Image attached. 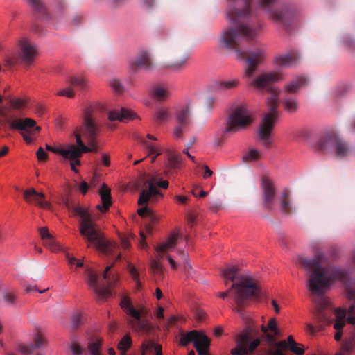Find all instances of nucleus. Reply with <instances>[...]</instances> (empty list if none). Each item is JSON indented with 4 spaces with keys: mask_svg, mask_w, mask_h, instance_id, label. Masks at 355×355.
<instances>
[{
    "mask_svg": "<svg viewBox=\"0 0 355 355\" xmlns=\"http://www.w3.org/2000/svg\"><path fill=\"white\" fill-rule=\"evenodd\" d=\"M176 118L178 123L188 125L190 123V110L188 105L180 107L176 112Z\"/></svg>",
    "mask_w": 355,
    "mask_h": 355,
    "instance_id": "obj_32",
    "label": "nucleus"
},
{
    "mask_svg": "<svg viewBox=\"0 0 355 355\" xmlns=\"http://www.w3.org/2000/svg\"><path fill=\"white\" fill-rule=\"evenodd\" d=\"M120 306L125 313L133 319L130 323L132 329L136 331L148 332L150 324L148 320L143 318L148 313V310L144 306L140 305L136 309L128 297H123L120 302Z\"/></svg>",
    "mask_w": 355,
    "mask_h": 355,
    "instance_id": "obj_9",
    "label": "nucleus"
},
{
    "mask_svg": "<svg viewBox=\"0 0 355 355\" xmlns=\"http://www.w3.org/2000/svg\"><path fill=\"white\" fill-rule=\"evenodd\" d=\"M44 245L52 252H56L61 250L60 246L56 243L53 236L43 241Z\"/></svg>",
    "mask_w": 355,
    "mask_h": 355,
    "instance_id": "obj_45",
    "label": "nucleus"
},
{
    "mask_svg": "<svg viewBox=\"0 0 355 355\" xmlns=\"http://www.w3.org/2000/svg\"><path fill=\"white\" fill-rule=\"evenodd\" d=\"M170 118L171 114L167 108L159 107L155 112L154 119L157 123H164L168 121Z\"/></svg>",
    "mask_w": 355,
    "mask_h": 355,
    "instance_id": "obj_36",
    "label": "nucleus"
},
{
    "mask_svg": "<svg viewBox=\"0 0 355 355\" xmlns=\"http://www.w3.org/2000/svg\"><path fill=\"white\" fill-rule=\"evenodd\" d=\"M83 315L80 313H76L72 316L73 328H78L82 324Z\"/></svg>",
    "mask_w": 355,
    "mask_h": 355,
    "instance_id": "obj_56",
    "label": "nucleus"
},
{
    "mask_svg": "<svg viewBox=\"0 0 355 355\" xmlns=\"http://www.w3.org/2000/svg\"><path fill=\"white\" fill-rule=\"evenodd\" d=\"M283 78L282 72L275 71L262 73L255 77L252 76L250 79L246 78L248 85L255 89H266L270 93V96L266 100L268 112L264 114L258 129L259 139L266 147L271 144L270 135L279 116L277 106L279 91L272 87L270 85L282 80Z\"/></svg>",
    "mask_w": 355,
    "mask_h": 355,
    "instance_id": "obj_3",
    "label": "nucleus"
},
{
    "mask_svg": "<svg viewBox=\"0 0 355 355\" xmlns=\"http://www.w3.org/2000/svg\"><path fill=\"white\" fill-rule=\"evenodd\" d=\"M329 258V256L320 249L314 250L313 259L299 258V265L310 272L307 286L313 293L322 294L334 280L343 281L347 276V272L342 269L322 267V264L326 263Z\"/></svg>",
    "mask_w": 355,
    "mask_h": 355,
    "instance_id": "obj_4",
    "label": "nucleus"
},
{
    "mask_svg": "<svg viewBox=\"0 0 355 355\" xmlns=\"http://www.w3.org/2000/svg\"><path fill=\"white\" fill-rule=\"evenodd\" d=\"M128 270L132 279L137 283V285L139 286L140 285L139 275L137 268L134 266L129 264Z\"/></svg>",
    "mask_w": 355,
    "mask_h": 355,
    "instance_id": "obj_54",
    "label": "nucleus"
},
{
    "mask_svg": "<svg viewBox=\"0 0 355 355\" xmlns=\"http://www.w3.org/2000/svg\"><path fill=\"white\" fill-rule=\"evenodd\" d=\"M132 345V340L130 336H124L119 343L117 348L122 354H125Z\"/></svg>",
    "mask_w": 355,
    "mask_h": 355,
    "instance_id": "obj_42",
    "label": "nucleus"
},
{
    "mask_svg": "<svg viewBox=\"0 0 355 355\" xmlns=\"http://www.w3.org/2000/svg\"><path fill=\"white\" fill-rule=\"evenodd\" d=\"M71 349L73 355L83 354V349L78 342L75 339L71 341Z\"/></svg>",
    "mask_w": 355,
    "mask_h": 355,
    "instance_id": "obj_55",
    "label": "nucleus"
},
{
    "mask_svg": "<svg viewBox=\"0 0 355 355\" xmlns=\"http://www.w3.org/2000/svg\"><path fill=\"white\" fill-rule=\"evenodd\" d=\"M151 97L157 101H166L171 96L168 87L164 85H155L150 90Z\"/></svg>",
    "mask_w": 355,
    "mask_h": 355,
    "instance_id": "obj_28",
    "label": "nucleus"
},
{
    "mask_svg": "<svg viewBox=\"0 0 355 355\" xmlns=\"http://www.w3.org/2000/svg\"><path fill=\"white\" fill-rule=\"evenodd\" d=\"M349 151L348 144L337 135L333 150L336 156L338 158H344L349 155Z\"/></svg>",
    "mask_w": 355,
    "mask_h": 355,
    "instance_id": "obj_29",
    "label": "nucleus"
},
{
    "mask_svg": "<svg viewBox=\"0 0 355 355\" xmlns=\"http://www.w3.org/2000/svg\"><path fill=\"white\" fill-rule=\"evenodd\" d=\"M282 105L284 110L289 114L295 113L299 107L297 100L295 98L288 97L283 100Z\"/></svg>",
    "mask_w": 355,
    "mask_h": 355,
    "instance_id": "obj_34",
    "label": "nucleus"
},
{
    "mask_svg": "<svg viewBox=\"0 0 355 355\" xmlns=\"http://www.w3.org/2000/svg\"><path fill=\"white\" fill-rule=\"evenodd\" d=\"M103 340L99 338H92L87 343V349L90 355H101Z\"/></svg>",
    "mask_w": 355,
    "mask_h": 355,
    "instance_id": "obj_33",
    "label": "nucleus"
},
{
    "mask_svg": "<svg viewBox=\"0 0 355 355\" xmlns=\"http://www.w3.org/2000/svg\"><path fill=\"white\" fill-rule=\"evenodd\" d=\"M137 213L141 217H144L146 215H149L151 217L153 216L152 211L147 206H144V207L139 209L137 210Z\"/></svg>",
    "mask_w": 355,
    "mask_h": 355,
    "instance_id": "obj_59",
    "label": "nucleus"
},
{
    "mask_svg": "<svg viewBox=\"0 0 355 355\" xmlns=\"http://www.w3.org/2000/svg\"><path fill=\"white\" fill-rule=\"evenodd\" d=\"M3 299L8 306H14L17 303V295L12 291L4 292Z\"/></svg>",
    "mask_w": 355,
    "mask_h": 355,
    "instance_id": "obj_47",
    "label": "nucleus"
},
{
    "mask_svg": "<svg viewBox=\"0 0 355 355\" xmlns=\"http://www.w3.org/2000/svg\"><path fill=\"white\" fill-rule=\"evenodd\" d=\"M138 187H148V189H142L138 199V205L146 204L151 198L160 196L162 193L155 185L154 179L146 175H141L138 180Z\"/></svg>",
    "mask_w": 355,
    "mask_h": 355,
    "instance_id": "obj_13",
    "label": "nucleus"
},
{
    "mask_svg": "<svg viewBox=\"0 0 355 355\" xmlns=\"http://www.w3.org/2000/svg\"><path fill=\"white\" fill-rule=\"evenodd\" d=\"M306 84V79L303 76H299L286 84L284 87V91L289 94H295Z\"/></svg>",
    "mask_w": 355,
    "mask_h": 355,
    "instance_id": "obj_30",
    "label": "nucleus"
},
{
    "mask_svg": "<svg viewBox=\"0 0 355 355\" xmlns=\"http://www.w3.org/2000/svg\"><path fill=\"white\" fill-rule=\"evenodd\" d=\"M239 85L238 79H230L223 80L217 84V87L219 89L225 90V89H231L235 88Z\"/></svg>",
    "mask_w": 355,
    "mask_h": 355,
    "instance_id": "obj_41",
    "label": "nucleus"
},
{
    "mask_svg": "<svg viewBox=\"0 0 355 355\" xmlns=\"http://www.w3.org/2000/svg\"><path fill=\"white\" fill-rule=\"evenodd\" d=\"M261 188L263 206L268 209H272L276 196V189L272 179L267 174L261 178Z\"/></svg>",
    "mask_w": 355,
    "mask_h": 355,
    "instance_id": "obj_16",
    "label": "nucleus"
},
{
    "mask_svg": "<svg viewBox=\"0 0 355 355\" xmlns=\"http://www.w3.org/2000/svg\"><path fill=\"white\" fill-rule=\"evenodd\" d=\"M181 236V232L180 230H176L172 232L166 241H163L155 248V257L152 259L150 264L151 271L157 277H161L162 275L164 268L161 260L164 257H166L172 269L176 270L178 268L177 262L170 254V252L173 250L178 254L184 270L187 272H190L191 266L188 261V254L184 250H181L176 248L178 240Z\"/></svg>",
    "mask_w": 355,
    "mask_h": 355,
    "instance_id": "obj_6",
    "label": "nucleus"
},
{
    "mask_svg": "<svg viewBox=\"0 0 355 355\" xmlns=\"http://www.w3.org/2000/svg\"><path fill=\"white\" fill-rule=\"evenodd\" d=\"M67 83L71 86L85 89L88 86V81L84 76H73L68 79Z\"/></svg>",
    "mask_w": 355,
    "mask_h": 355,
    "instance_id": "obj_38",
    "label": "nucleus"
},
{
    "mask_svg": "<svg viewBox=\"0 0 355 355\" xmlns=\"http://www.w3.org/2000/svg\"><path fill=\"white\" fill-rule=\"evenodd\" d=\"M56 94L60 96H66L68 98H73L75 92L71 87H69L57 92Z\"/></svg>",
    "mask_w": 355,
    "mask_h": 355,
    "instance_id": "obj_53",
    "label": "nucleus"
},
{
    "mask_svg": "<svg viewBox=\"0 0 355 355\" xmlns=\"http://www.w3.org/2000/svg\"><path fill=\"white\" fill-rule=\"evenodd\" d=\"M288 193L286 191L284 190L282 191L280 208L284 213L286 214H289L291 211V206L288 200Z\"/></svg>",
    "mask_w": 355,
    "mask_h": 355,
    "instance_id": "obj_39",
    "label": "nucleus"
},
{
    "mask_svg": "<svg viewBox=\"0 0 355 355\" xmlns=\"http://www.w3.org/2000/svg\"><path fill=\"white\" fill-rule=\"evenodd\" d=\"M110 86L116 92H121L122 90V86L120 81L116 78L110 80Z\"/></svg>",
    "mask_w": 355,
    "mask_h": 355,
    "instance_id": "obj_58",
    "label": "nucleus"
},
{
    "mask_svg": "<svg viewBox=\"0 0 355 355\" xmlns=\"http://www.w3.org/2000/svg\"><path fill=\"white\" fill-rule=\"evenodd\" d=\"M259 334L258 327L252 321L248 322L243 331L236 338V346L231 352L232 355H247L252 353L260 345V339L254 336Z\"/></svg>",
    "mask_w": 355,
    "mask_h": 355,
    "instance_id": "obj_7",
    "label": "nucleus"
},
{
    "mask_svg": "<svg viewBox=\"0 0 355 355\" xmlns=\"http://www.w3.org/2000/svg\"><path fill=\"white\" fill-rule=\"evenodd\" d=\"M37 157L39 161H46L47 159V153L44 151V150L40 147L36 153Z\"/></svg>",
    "mask_w": 355,
    "mask_h": 355,
    "instance_id": "obj_60",
    "label": "nucleus"
},
{
    "mask_svg": "<svg viewBox=\"0 0 355 355\" xmlns=\"http://www.w3.org/2000/svg\"><path fill=\"white\" fill-rule=\"evenodd\" d=\"M146 137L151 141H146L144 139H141V142L145 146V148L148 151V156H152L151 162L153 163L155 162L156 158L162 155V148L159 144L153 141L157 140V138L155 136L148 134Z\"/></svg>",
    "mask_w": 355,
    "mask_h": 355,
    "instance_id": "obj_24",
    "label": "nucleus"
},
{
    "mask_svg": "<svg viewBox=\"0 0 355 355\" xmlns=\"http://www.w3.org/2000/svg\"><path fill=\"white\" fill-rule=\"evenodd\" d=\"M19 44V59L24 64L31 65L38 54L36 45L26 38L20 40Z\"/></svg>",
    "mask_w": 355,
    "mask_h": 355,
    "instance_id": "obj_17",
    "label": "nucleus"
},
{
    "mask_svg": "<svg viewBox=\"0 0 355 355\" xmlns=\"http://www.w3.org/2000/svg\"><path fill=\"white\" fill-rule=\"evenodd\" d=\"M157 344H155L154 342L151 340H146L142 343V354L141 355H145L146 352H153L155 350V346Z\"/></svg>",
    "mask_w": 355,
    "mask_h": 355,
    "instance_id": "obj_50",
    "label": "nucleus"
},
{
    "mask_svg": "<svg viewBox=\"0 0 355 355\" xmlns=\"http://www.w3.org/2000/svg\"><path fill=\"white\" fill-rule=\"evenodd\" d=\"M10 105L13 109L19 110L26 105V101L22 98H12Z\"/></svg>",
    "mask_w": 355,
    "mask_h": 355,
    "instance_id": "obj_52",
    "label": "nucleus"
},
{
    "mask_svg": "<svg viewBox=\"0 0 355 355\" xmlns=\"http://www.w3.org/2000/svg\"><path fill=\"white\" fill-rule=\"evenodd\" d=\"M33 340H34V349L35 348H43L45 347L47 344L48 341L44 336H43L40 333H37L34 334L33 336Z\"/></svg>",
    "mask_w": 355,
    "mask_h": 355,
    "instance_id": "obj_43",
    "label": "nucleus"
},
{
    "mask_svg": "<svg viewBox=\"0 0 355 355\" xmlns=\"http://www.w3.org/2000/svg\"><path fill=\"white\" fill-rule=\"evenodd\" d=\"M82 155H80L79 151L74 148L72 152H69V156L68 157H64L66 159L70 160L71 168L75 173H78V170L76 168V166L80 165V158Z\"/></svg>",
    "mask_w": 355,
    "mask_h": 355,
    "instance_id": "obj_35",
    "label": "nucleus"
},
{
    "mask_svg": "<svg viewBox=\"0 0 355 355\" xmlns=\"http://www.w3.org/2000/svg\"><path fill=\"white\" fill-rule=\"evenodd\" d=\"M108 119L111 121H119L120 122H125L135 119H139L138 116L132 110L121 107L120 110H112L108 114Z\"/></svg>",
    "mask_w": 355,
    "mask_h": 355,
    "instance_id": "obj_22",
    "label": "nucleus"
},
{
    "mask_svg": "<svg viewBox=\"0 0 355 355\" xmlns=\"http://www.w3.org/2000/svg\"><path fill=\"white\" fill-rule=\"evenodd\" d=\"M261 157V153L255 149L252 148L244 156L243 159L245 162H254L260 159Z\"/></svg>",
    "mask_w": 355,
    "mask_h": 355,
    "instance_id": "obj_44",
    "label": "nucleus"
},
{
    "mask_svg": "<svg viewBox=\"0 0 355 355\" xmlns=\"http://www.w3.org/2000/svg\"><path fill=\"white\" fill-rule=\"evenodd\" d=\"M16 349L22 355H31L33 352L34 345L32 343H19L17 345Z\"/></svg>",
    "mask_w": 355,
    "mask_h": 355,
    "instance_id": "obj_40",
    "label": "nucleus"
},
{
    "mask_svg": "<svg viewBox=\"0 0 355 355\" xmlns=\"http://www.w3.org/2000/svg\"><path fill=\"white\" fill-rule=\"evenodd\" d=\"M242 1V6H239L237 0H232L229 2L227 8L226 16L234 28H225L220 42L221 46L230 49L239 47L243 40L252 41L258 35L261 28L253 26L245 21L251 16L252 10L266 12L270 19L284 26L286 20L292 17L291 11L287 8L273 9L277 0Z\"/></svg>",
    "mask_w": 355,
    "mask_h": 355,
    "instance_id": "obj_1",
    "label": "nucleus"
},
{
    "mask_svg": "<svg viewBox=\"0 0 355 355\" xmlns=\"http://www.w3.org/2000/svg\"><path fill=\"white\" fill-rule=\"evenodd\" d=\"M299 59V54L296 51H291L284 55H279L274 58L273 63L279 67H288L295 64Z\"/></svg>",
    "mask_w": 355,
    "mask_h": 355,
    "instance_id": "obj_26",
    "label": "nucleus"
},
{
    "mask_svg": "<svg viewBox=\"0 0 355 355\" xmlns=\"http://www.w3.org/2000/svg\"><path fill=\"white\" fill-rule=\"evenodd\" d=\"M66 259L68 264L70 266L71 268L76 265V263L78 261L76 258H75L73 255L69 253H66Z\"/></svg>",
    "mask_w": 355,
    "mask_h": 355,
    "instance_id": "obj_64",
    "label": "nucleus"
},
{
    "mask_svg": "<svg viewBox=\"0 0 355 355\" xmlns=\"http://www.w3.org/2000/svg\"><path fill=\"white\" fill-rule=\"evenodd\" d=\"M130 70L135 71L139 69L151 71L154 64L150 53L146 50H141L137 57L130 62Z\"/></svg>",
    "mask_w": 355,
    "mask_h": 355,
    "instance_id": "obj_19",
    "label": "nucleus"
},
{
    "mask_svg": "<svg viewBox=\"0 0 355 355\" xmlns=\"http://www.w3.org/2000/svg\"><path fill=\"white\" fill-rule=\"evenodd\" d=\"M51 152L61 155L63 158L69 156V150L67 146L65 148H61L56 146H51Z\"/></svg>",
    "mask_w": 355,
    "mask_h": 355,
    "instance_id": "obj_51",
    "label": "nucleus"
},
{
    "mask_svg": "<svg viewBox=\"0 0 355 355\" xmlns=\"http://www.w3.org/2000/svg\"><path fill=\"white\" fill-rule=\"evenodd\" d=\"M336 136L335 134L322 135L315 145L316 149L323 153L333 152Z\"/></svg>",
    "mask_w": 355,
    "mask_h": 355,
    "instance_id": "obj_25",
    "label": "nucleus"
},
{
    "mask_svg": "<svg viewBox=\"0 0 355 355\" xmlns=\"http://www.w3.org/2000/svg\"><path fill=\"white\" fill-rule=\"evenodd\" d=\"M76 140L77 146L73 145V144H69L67 145L68 150L69 152H72L74 148L76 149L78 151H79L80 155H83V153H88V148L87 146H86L80 137V134L77 133L76 134Z\"/></svg>",
    "mask_w": 355,
    "mask_h": 355,
    "instance_id": "obj_37",
    "label": "nucleus"
},
{
    "mask_svg": "<svg viewBox=\"0 0 355 355\" xmlns=\"http://www.w3.org/2000/svg\"><path fill=\"white\" fill-rule=\"evenodd\" d=\"M346 293L347 297L354 302L348 311V322L354 326V331L352 337L343 342L340 352L336 355H347L352 351L355 343V281L347 284Z\"/></svg>",
    "mask_w": 355,
    "mask_h": 355,
    "instance_id": "obj_11",
    "label": "nucleus"
},
{
    "mask_svg": "<svg viewBox=\"0 0 355 355\" xmlns=\"http://www.w3.org/2000/svg\"><path fill=\"white\" fill-rule=\"evenodd\" d=\"M39 231H40V236H41L42 241L45 240L46 239L52 236L49 232V230L46 227H42L40 228Z\"/></svg>",
    "mask_w": 355,
    "mask_h": 355,
    "instance_id": "obj_63",
    "label": "nucleus"
},
{
    "mask_svg": "<svg viewBox=\"0 0 355 355\" xmlns=\"http://www.w3.org/2000/svg\"><path fill=\"white\" fill-rule=\"evenodd\" d=\"M329 304V301L327 299H322V303L320 307L318 309L315 315V326L311 324H307V329L311 334L315 333L317 331H320L324 329L326 324L332 322V320L329 319L327 312L325 309Z\"/></svg>",
    "mask_w": 355,
    "mask_h": 355,
    "instance_id": "obj_18",
    "label": "nucleus"
},
{
    "mask_svg": "<svg viewBox=\"0 0 355 355\" xmlns=\"http://www.w3.org/2000/svg\"><path fill=\"white\" fill-rule=\"evenodd\" d=\"M36 122L35 120L26 118L24 119H16L11 122L10 128L19 130H27L30 128L35 125Z\"/></svg>",
    "mask_w": 355,
    "mask_h": 355,
    "instance_id": "obj_31",
    "label": "nucleus"
},
{
    "mask_svg": "<svg viewBox=\"0 0 355 355\" xmlns=\"http://www.w3.org/2000/svg\"><path fill=\"white\" fill-rule=\"evenodd\" d=\"M24 198L28 202H34L44 209L50 208V203L44 200L45 195L43 193H38L34 189L24 191Z\"/></svg>",
    "mask_w": 355,
    "mask_h": 355,
    "instance_id": "obj_23",
    "label": "nucleus"
},
{
    "mask_svg": "<svg viewBox=\"0 0 355 355\" xmlns=\"http://www.w3.org/2000/svg\"><path fill=\"white\" fill-rule=\"evenodd\" d=\"M44 17L47 15L46 8L40 0H26Z\"/></svg>",
    "mask_w": 355,
    "mask_h": 355,
    "instance_id": "obj_46",
    "label": "nucleus"
},
{
    "mask_svg": "<svg viewBox=\"0 0 355 355\" xmlns=\"http://www.w3.org/2000/svg\"><path fill=\"white\" fill-rule=\"evenodd\" d=\"M220 276L225 286L230 283H232V285L225 292L218 293L217 296L226 299L231 295L237 306L234 311L241 316L243 315L241 307L245 306L249 300H258L265 295V291L259 281L249 273L241 272L237 266L230 265L223 268L220 270Z\"/></svg>",
    "mask_w": 355,
    "mask_h": 355,
    "instance_id": "obj_2",
    "label": "nucleus"
},
{
    "mask_svg": "<svg viewBox=\"0 0 355 355\" xmlns=\"http://www.w3.org/2000/svg\"><path fill=\"white\" fill-rule=\"evenodd\" d=\"M167 159L164 164V172L167 175H173L178 173L182 164V155L174 149L166 150Z\"/></svg>",
    "mask_w": 355,
    "mask_h": 355,
    "instance_id": "obj_20",
    "label": "nucleus"
},
{
    "mask_svg": "<svg viewBox=\"0 0 355 355\" xmlns=\"http://www.w3.org/2000/svg\"><path fill=\"white\" fill-rule=\"evenodd\" d=\"M266 57V51L264 49H255L248 53L246 59V68L244 71L245 78H251L259 65L263 62Z\"/></svg>",
    "mask_w": 355,
    "mask_h": 355,
    "instance_id": "obj_15",
    "label": "nucleus"
},
{
    "mask_svg": "<svg viewBox=\"0 0 355 355\" xmlns=\"http://www.w3.org/2000/svg\"><path fill=\"white\" fill-rule=\"evenodd\" d=\"M111 268L112 266H107L103 274V279L107 281V285L103 286H98L97 285L98 275L96 272L89 268H87L85 271L88 277V284L89 286L94 288L97 295L102 300H105L112 295L111 288L115 286V284L119 279L118 277L115 275H114L112 279L108 277L107 272Z\"/></svg>",
    "mask_w": 355,
    "mask_h": 355,
    "instance_id": "obj_10",
    "label": "nucleus"
},
{
    "mask_svg": "<svg viewBox=\"0 0 355 355\" xmlns=\"http://www.w3.org/2000/svg\"><path fill=\"white\" fill-rule=\"evenodd\" d=\"M187 126H188V125H182V124L178 123V125L174 128L173 133V137L176 139H183V135H184V132H185Z\"/></svg>",
    "mask_w": 355,
    "mask_h": 355,
    "instance_id": "obj_49",
    "label": "nucleus"
},
{
    "mask_svg": "<svg viewBox=\"0 0 355 355\" xmlns=\"http://www.w3.org/2000/svg\"><path fill=\"white\" fill-rule=\"evenodd\" d=\"M66 205L74 216L80 218V233L86 241L93 243L97 250L106 255L116 254L117 245L104 238L93 222L92 216L87 209L79 205L71 206L68 202Z\"/></svg>",
    "mask_w": 355,
    "mask_h": 355,
    "instance_id": "obj_5",
    "label": "nucleus"
},
{
    "mask_svg": "<svg viewBox=\"0 0 355 355\" xmlns=\"http://www.w3.org/2000/svg\"><path fill=\"white\" fill-rule=\"evenodd\" d=\"M187 60L188 56H186L179 61L168 64L167 67L175 71H180L186 66Z\"/></svg>",
    "mask_w": 355,
    "mask_h": 355,
    "instance_id": "obj_48",
    "label": "nucleus"
},
{
    "mask_svg": "<svg viewBox=\"0 0 355 355\" xmlns=\"http://www.w3.org/2000/svg\"><path fill=\"white\" fill-rule=\"evenodd\" d=\"M19 58L15 55H8L4 58L6 64L8 67H13L18 63Z\"/></svg>",
    "mask_w": 355,
    "mask_h": 355,
    "instance_id": "obj_57",
    "label": "nucleus"
},
{
    "mask_svg": "<svg viewBox=\"0 0 355 355\" xmlns=\"http://www.w3.org/2000/svg\"><path fill=\"white\" fill-rule=\"evenodd\" d=\"M289 349L292 352H293L297 355H302L304 353V350L303 349V348L298 347L297 344L296 343L295 345H293L292 346H289Z\"/></svg>",
    "mask_w": 355,
    "mask_h": 355,
    "instance_id": "obj_62",
    "label": "nucleus"
},
{
    "mask_svg": "<svg viewBox=\"0 0 355 355\" xmlns=\"http://www.w3.org/2000/svg\"><path fill=\"white\" fill-rule=\"evenodd\" d=\"M268 329L271 330L275 335H278L279 334V331H278V329L277 328L275 318H271L269 320V322H268Z\"/></svg>",
    "mask_w": 355,
    "mask_h": 355,
    "instance_id": "obj_61",
    "label": "nucleus"
},
{
    "mask_svg": "<svg viewBox=\"0 0 355 355\" xmlns=\"http://www.w3.org/2000/svg\"><path fill=\"white\" fill-rule=\"evenodd\" d=\"M334 312L335 315L334 328L336 330L334 334V339L336 341H339L342 337V329L345 325L346 322H348V315L347 316V311L340 308L335 309Z\"/></svg>",
    "mask_w": 355,
    "mask_h": 355,
    "instance_id": "obj_21",
    "label": "nucleus"
},
{
    "mask_svg": "<svg viewBox=\"0 0 355 355\" xmlns=\"http://www.w3.org/2000/svg\"><path fill=\"white\" fill-rule=\"evenodd\" d=\"M99 194L102 204L98 205L96 208L101 212H105L112 204L110 188L105 184H103L100 188Z\"/></svg>",
    "mask_w": 355,
    "mask_h": 355,
    "instance_id": "obj_27",
    "label": "nucleus"
},
{
    "mask_svg": "<svg viewBox=\"0 0 355 355\" xmlns=\"http://www.w3.org/2000/svg\"><path fill=\"white\" fill-rule=\"evenodd\" d=\"M84 126L87 138L88 152H97L98 146L95 137L98 131V125L96 119L89 112H86L84 116Z\"/></svg>",
    "mask_w": 355,
    "mask_h": 355,
    "instance_id": "obj_14",
    "label": "nucleus"
},
{
    "mask_svg": "<svg viewBox=\"0 0 355 355\" xmlns=\"http://www.w3.org/2000/svg\"><path fill=\"white\" fill-rule=\"evenodd\" d=\"M191 342L193 343L198 355L202 354V349L208 348L209 346V340L202 332L193 330L186 333H181L180 345L187 346Z\"/></svg>",
    "mask_w": 355,
    "mask_h": 355,
    "instance_id": "obj_12",
    "label": "nucleus"
},
{
    "mask_svg": "<svg viewBox=\"0 0 355 355\" xmlns=\"http://www.w3.org/2000/svg\"><path fill=\"white\" fill-rule=\"evenodd\" d=\"M254 121L252 113L245 104L235 107L228 116L224 134L235 133L252 124Z\"/></svg>",
    "mask_w": 355,
    "mask_h": 355,
    "instance_id": "obj_8",
    "label": "nucleus"
}]
</instances>
